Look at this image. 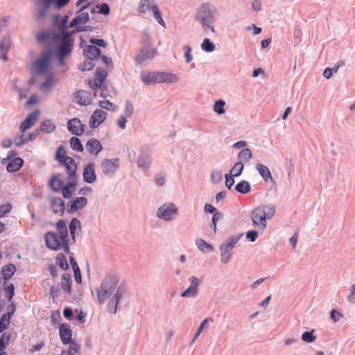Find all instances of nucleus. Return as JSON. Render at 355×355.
Instances as JSON below:
<instances>
[{
	"label": "nucleus",
	"instance_id": "obj_18",
	"mask_svg": "<svg viewBox=\"0 0 355 355\" xmlns=\"http://www.w3.org/2000/svg\"><path fill=\"white\" fill-rule=\"evenodd\" d=\"M46 245L48 248L57 251L61 248V243L57 234L53 232H48L44 236Z\"/></svg>",
	"mask_w": 355,
	"mask_h": 355
},
{
	"label": "nucleus",
	"instance_id": "obj_45",
	"mask_svg": "<svg viewBox=\"0 0 355 355\" xmlns=\"http://www.w3.org/2000/svg\"><path fill=\"white\" fill-rule=\"evenodd\" d=\"M201 49L207 53H211L215 50L216 46L209 38H205L201 44Z\"/></svg>",
	"mask_w": 355,
	"mask_h": 355
},
{
	"label": "nucleus",
	"instance_id": "obj_31",
	"mask_svg": "<svg viewBox=\"0 0 355 355\" xmlns=\"http://www.w3.org/2000/svg\"><path fill=\"white\" fill-rule=\"evenodd\" d=\"M41 9L37 12L38 19H42L45 16L51 5L53 3L54 0H37Z\"/></svg>",
	"mask_w": 355,
	"mask_h": 355
},
{
	"label": "nucleus",
	"instance_id": "obj_28",
	"mask_svg": "<svg viewBox=\"0 0 355 355\" xmlns=\"http://www.w3.org/2000/svg\"><path fill=\"white\" fill-rule=\"evenodd\" d=\"M24 160L21 157H15L11 159L7 164L6 170L8 173L18 171L23 166Z\"/></svg>",
	"mask_w": 355,
	"mask_h": 355
},
{
	"label": "nucleus",
	"instance_id": "obj_42",
	"mask_svg": "<svg viewBox=\"0 0 355 355\" xmlns=\"http://www.w3.org/2000/svg\"><path fill=\"white\" fill-rule=\"evenodd\" d=\"M257 207L261 208V212L265 215L266 219H270L275 214V207L272 205H266Z\"/></svg>",
	"mask_w": 355,
	"mask_h": 355
},
{
	"label": "nucleus",
	"instance_id": "obj_11",
	"mask_svg": "<svg viewBox=\"0 0 355 355\" xmlns=\"http://www.w3.org/2000/svg\"><path fill=\"white\" fill-rule=\"evenodd\" d=\"M156 50L148 46L141 48L139 52L135 57V64L139 65L147 60L153 59Z\"/></svg>",
	"mask_w": 355,
	"mask_h": 355
},
{
	"label": "nucleus",
	"instance_id": "obj_20",
	"mask_svg": "<svg viewBox=\"0 0 355 355\" xmlns=\"http://www.w3.org/2000/svg\"><path fill=\"white\" fill-rule=\"evenodd\" d=\"M159 71L146 72L142 71L141 73V78L146 85H155L160 83Z\"/></svg>",
	"mask_w": 355,
	"mask_h": 355
},
{
	"label": "nucleus",
	"instance_id": "obj_63",
	"mask_svg": "<svg viewBox=\"0 0 355 355\" xmlns=\"http://www.w3.org/2000/svg\"><path fill=\"white\" fill-rule=\"evenodd\" d=\"M12 209L10 204L2 205L0 206V218L3 217L6 214L9 213Z\"/></svg>",
	"mask_w": 355,
	"mask_h": 355
},
{
	"label": "nucleus",
	"instance_id": "obj_6",
	"mask_svg": "<svg viewBox=\"0 0 355 355\" xmlns=\"http://www.w3.org/2000/svg\"><path fill=\"white\" fill-rule=\"evenodd\" d=\"M157 216L165 221H171L178 214V209L173 202H166L157 210Z\"/></svg>",
	"mask_w": 355,
	"mask_h": 355
},
{
	"label": "nucleus",
	"instance_id": "obj_40",
	"mask_svg": "<svg viewBox=\"0 0 355 355\" xmlns=\"http://www.w3.org/2000/svg\"><path fill=\"white\" fill-rule=\"evenodd\" d=\"M251 186L249 182L241 180L235 186V190L241 194H246L250 191Z\"/></svg>",
	"mask_w": 355,
	"mask_h": 355
},
{
	"label": "nucleus",
	"instance_id": "obj_30",
	"mask_svg": "<svg viewBox=\"0 0 355 355\" xmlns=\"http://www.w3.org/2000/svg\"><path fill=\"white\" fill-rule=\"evenodd\" d=\"M61 287L67 294L71 293V275L69 273H64L61 277Z\"/></svg>",
	"mask_w": 355,
	"mask_h": 355
},
{
	"label": "nucleus",
	"instance_id": "obj_21",
	"mask_svg": "<svg viewBox=\"0 0 355 355\" xmlns=\"http://www.w3.org/2000/svg\"><path fill=\"white\" fill-rule=\"evenodd\" d=\"M39 115L37 110L33 112L28 114V116L20 124L19 130L21 132H24L28 129L31 128L36 122Z\"/></svg>",
	"mask_w": 355,
	"mask_h": 355
},
{
	"label": "nucleus",
	"instance_id": "obj_61",
	"mask_svg": "<svg viewBox=\"0 0 355 355\" xmlns=\"http://www.w3.org/2000/svg\"><path fill=\"white\" fill-rule=\"evenodd\" d=\"M99 106L103 109L114 110L116 106L108 100L99 101Z\"/></svg>",
	"mask_w": 355,
	"mask_h": 355
},
{
	"label": "nucleus",
	"instance_id": "obj_54",
	"mask_svg": "<svg viewBox=\"0 0 355 355\" xmlns=\"http://www.w3.org/2000/svg\"><path fill=\"white\" fill-rule=\"evenodd\" d=\"M89 85H90L91 88L94 90V96L97 95L98 90L100 88L103 87V88L107 89V85H105L104 83H100L99 81H98L96 79H94L93 80V82L89 81Z\"/></svg>",
	"mask_w": 355,
	"mask_h": 355
},
{
	"label": "nucleus",
	"instance_id": "obj_48",
	"mask_svg": "<svg viewBox=\"0 0 355 355\" xmlns=\"http://www.w3.org/2000/svg\"><path fill=\"white\" fill-rule=\"evenodd\" d=\"M223 179L222 172L218 169L213 170L211 172L210 175V180L212 184H218Z\"/></svg>",
	"mask_w": 355,
	"mask_h": 355
},
{
	"label": "nucleus",
	"instance_id": "obj_29",
	"mask_svg": "<svg viewBox=\"0 0 355 355\" xmlns=\"http://www.w3.org/2000/svg\"><path fill=\"white\" fill-rule=\"evenodd\" d=\"M16 270L17 268L13 263L7 264L2 268L1 275H3L4 284L14 275Z\"/></svg>",
	"mask_w": 355,
	"mask_h": 355
},
{
	"label": "nucleus",
	"instance_id": "obj_35",
	"mask_svg": "<svg viewBox=\"0 0 355 355\" xmlns=\"http://www.w3.org/2000/svg\"><path fill=\"white\" fill-rule=\"evenodd\" d=\"M56 129V125L50 119L43 121L40 126V130L44 133H51Z\"/></svg>",
	"mask_w": 355,
	"mask_h": 355
},
{
	"label": "nucleus",
	"instance_id": "obj_41",
	"mask_svg": "<svg viewBox=\"0 0 355 355\" xmlns=\"http://www.w3.org/2000/svg\"><path fill=\"white\" fill-rule=\"evenodd\" d=\"M86 8H87V6H83L78 15L71 22H87L89 17L88 12L85 11Z\"/></svg>",
	"mask_w": 355,
	"mask_h": 355
},
{
	"label": "nucleus",
	"instance_id": "obj_64",
	"mask_svg": "<svg viewBox=\"0 0 355 355\" xmlns=\"http://www.w3.org/2000/svg\"><path fill=\"white\" fill-rule=\"evenodd\" d=\"M347 301L352 304H355V284L350 287V293L347 296Z\"/></svg>",
	"mask_w": 355,
	"mask_h": 355
},
{
	"label": "nucleus",
	"instance_id": "obj_44",
	"mask_svg": "<svg viewBox=\"0 0 355 355\" xmlns=\"http://www.w3.org/2000/svg\"><path fill=\"white\" fill-rule=\"evenodd\" d=\"M70 146L71 149L77 152L82 153L84 150L83 146L79 138L76 137H72L70 140Z\"/></svg>",
	"mask_w": 355,
	"mask_h": 355
},
{
	"label": "nucleus",
	"instance_id": "obj_7",
	"mask_svg": "<svg viewBox=\"0 0 355 355\" xmlns=\"http://www.w3.org/2000/svg\"><path fill=\"white\" fill-rule=\"evenodd\" d=\"M152 162L151 149L147 145L141 146L137 160V167L143 171H147L150 168Z\"/></svg>",
	"mask_w": 355,
	"mask_h": 355
},
{
	"label": "nucleus",
	"instance_id": "obj_22",
	"mask_svg": "<svg viewBox=\"0 0 355 355\" xmlns=\"http://www.w3.org/2000/svg\"><path fill=\"white\" fill-rule=\"evenodd\" d=\"M51 207L55 214L62 216L64 213L65 205L64 200L60 197L52 198L51 200Z\"/></svg>",
	"mask_w": 355,
	"mask_h": 355
},
{
	"label": "nucleus",
	"instance_id": "obj_57",
	"mask_svg": "<svg viewBox=\"0 0 355 355\" xmlns=\"http://www.w3.org/2000/svg\"><path fill=\"white\" fill-rule=\"evenodd\" d=\"M4 291L6 293V298L9 302H11L14 295H15V286L13 284H10L9 285L4 287Z\"/></svg>",
	"mask_w": 355,
	"mask_h": 355
},
{
	"label": "nucleus",
	"instance_id": "obj_39",
	"mask_svg": "<svg viewBox=\"0 0 355 355\" xmlns=\"http://www.w3.org/2000/svg\"><path fill=\"white\" fill-rule=\"evenodd\" d=\"M159 78L160 83H176L178 80V78L177 75L171 73H166V72H160L159 71Z\"/></svg>",
	"mask_w": 355,
	"mask_h": 355
},
{
	"label": "nucleus",
	"instance_id": "obj_52",
	"mask_svg": "<svg viewBox=\"0 0 355 355\" xmlns=\"http://www.w3.org/2000/svg\"><path fill=\"white\" fill-rule=\"evenodd\" d=\"M67 152L65 150L64 146L63 145H60L56 150L55 159L60 163V161H63L64 159L68 158L69 157L66 155Z\"/></svg>",
	"mask_w": 355,
	"mask_h": 355
},
{
	"label": "nucleus",
	"instance_id": "obj_47",
	"mask_svg": "<svg viewBox=\"0 0 355 355\" xmlns=\"http://www.w3.org/2000/svg\"><path fill=\"white\" fill-rule=\"evenodd\" d=\"M225 102L219 99L215 101L214 105V111L218 115L223 114L225 112Z\"/></svg>",
	"mask_w": 355,
	"mask_h": 355
},
{
	"label": "nucleus",
	"instance_id": "obj_34",
	"mask_svg": "<svg viewBox=\"0 0 355 355\" xmlns=\"http://www.w3.org/2000/svg\"><path fill=\"white\" fill-rule=\"evenodd\" d=\"M256 168L266 182L272 180L271 173L266 166L262 164H258L256 165Z\"/></svg>",
	"mask_w": 355,
	"mask_h": 355
},
{
	"label": "nucleus",
	"instance_id": "obj_5",
	"mask_svg": "<svg viewBox=\"0 0 355 355\" xmlns=\"http://www.w3.org/2000/svg\"><path fill=\"white\" fill-rule=\"evenodd\" d=\"M62 175L61 173H57L52 176L49 180V186L54 192H62V194L64 198H71L73 195V191L67 187L66 185L64 186V181L62 180Z\"/></svg>",
	"mask_w": 355,
	"mask_h": 355
},
{
	"label": "nucleus",
	"instance_id": "obj_59",
	"mask_svg": "<svg viewBox=\"0 0 355 355\" xmlns=\"http://www.w3.org/2000/svg\"><path fill=\"white\" fill-rule=\"evenodd\" d=\"M183 49L184 50V58L187 63L191 62L193 60V56L191 55L192 49L189 45H184L183 46Z\"/></svg>",
	"mask_w": 355,
	"mask_h": 355
},
{
	"label": "nucleus",
	"instance_id": "obj_37",
	"mask_svg": "<svg viewBox=\"0 0 355 355\" xmlns=\"http://www.w3.org/2000/svg\"><path fill=\"white\" fill-rule=\"evenodd\" d=\"M70 234L73 242L76 241V231L77 229H81L80 221L77 218L71 219L69 225Z\"/></svg>",
	"mask_w": 355,
	"mask_h": 355
},
{
	"label": "nucleus",
	"instance_id": "obj_12",
	"mask_svg": "<svg viewBox=\"0 0 355 355\" xmlns=\"http://www.w3.org/2000/svg\"><path fill=\"white\" fill-rule=\"evenodd\" d=\"M51 55V51L49 50L35 61L38 74H43L46 71L49 65Z\"/></svg>",
	"mask_w": 355,
	"mask_h": 355
},
{
	"label": "nucleus",
	"instance_id": "obj_23",
	"mask_svg": "<svg viewBox=\"0 0 355 355\" xmlns=\"http://www.w3.org/2000/svg\"><path fill=\"white\" fill-rule=\"evenodd\" d=\"M40 130H36L28 135L27 137H24V135H17L14 138V144L16 146L19 147L24 144H27L30 141L35 140L39 135Z\"/></svg>",
	"mask_w": 355,
	"mask_h": 355
},
{
	"label": "nucleus",
	"instance_id": "obj_62",
	"mask_svg": "<svg viewBox=\"0 0 355 355\" xmlns=\"http://www.w3.org/2000/svg\"><path fill=\"white\" fill-rule=\"evenodd\" d=\"M69 347L67 352H69L70 353L76 354L77 353L80 349L79 345L76 342L75 340H71L70 343H69Z\"/></svg>",
	"mask_w": 355,
	"mask_h": 355
},
{
	"label": "nucleus",
	"instance_id": "obj_25",
	"mask_svg": "<svg viewBox=\"0 0 355 355\" xmlns=\"http://www.w3.org/2000/svg\"><path fill=\"white\" fill-rule=\"evenodd\" d=\"M201 29L204 34L212 38L218 36L223 32L221 28L216 27L214 24H202Z\"/></svg>",
	"mask_w": 355,
	"mask_h": 355
},
{
	"label": "nucleus",
	"instance_id": "obj_8",
	"mask_svg": "<svg viewBox=\"0 0 355 355\" xmlns=\"http://www.w3.org/2000/svg\"><path fill=\"white\" fill-rule=\"evenodd\" d=\"M119 168V159H105L101 162V168L105 175L112 177Z\"/></svg>",
	"mask_w": 355,
	"mask_h": 355
},
{
	"label": "nucleus",
	"instance_id": "obj_24",
	"mask_svg": "<svg viewBox=\"0 0 355 355\" xmlns=\"http://www.w3.org/2000/svg\"><path fill=\"white\" fill-rule=\"evenodd\" d=\"M85 147L91 155H97L103 150L100 141L94 138L89 139L86 143Z\"/></svg>",
	"mask_w": 355,
	"mask_h": 355
},
{
	"label": "nucleus",
	"instance_id": "obj_9",
	"mask_svg": "<svg viewBox=\"0 0 355 355\" xmlns=\"http://www.w3.org/2000/svg\"><path fill=\"white\" fill-rule=\"evenodd\" d=\"M189 282L191 283L190 286L180 295L182 297H196L198 294L199 286L202 281L196 276H191L189 278Z\"/></svg>",
	"mask_w": 355,
	"mask_h": 355
},
{
	"label": "nucleus",
	"instance_id": "obj_1",
	"mask_svg": "<svg viewBox=\"0 0 355 355\" xmlns=\"http://www.w3.org/2000/svg\"><path fill=\"white\" fill-rule=\"evenodd\" d=\"M118 277L107 275L102 281L101 287L97 290V299L100 304L109 300L107 311L109 313L115 314L120 300L125 291V287L119 285Z\"/></svg>",
	"mask_w": 355,
	"mask_h": 355
},
{
	"label": "nucleus",
	"instance_id": "obj_55",
	"mask_svg": "<svg viewBox=\"0 0 355 355\" xmlns=\"http://www.w3.org/2000/svg\"><path fill=\"white\" fill-rule=\"evenodd\" d=\"M222 218H223V214L220 211L214 213V214L212 216L211 223L210 224V226L211 228H213V230L215 233H216V231H217L216 223Z\"/></svg>",
	"mask_w": 355,
	"mask_h": 355
},
{
	"label": "nucleus",
	"instance_id": "obj_19",
	"mask_svg": "<svg viewBox=\"0 0 355 355\" xmlns=\"http://www.w3.org/2000/svg\"><path fill=\"white\" fill-rule=\"evenodd\" d=\"M60 340L64 345H68L72 340V331L68 323H62L59 327Z\"/></svg>",
	"mask_w": 355,
	"mask_h": 355
},
{
	"label": "nucleus",
	"instance_id": "obj_2",
	"mask_svg": "<svg viewBox=\"0 0 355 355\" xmlns=\"http://www.w3.org/2000/svg\"><path fill=\"white\" fill-rule=\"evenodd\" d=\"M58 28L60 32L56 33L53 30H44L37 33L36 40L40 44L49 43L55 46L60 44L69 42L74 39L73 35L83 31H87L89 26H78L80 24H53Z\"/></svg>",
	"mask_w": 355,
	"mask_h": 355
},
{
	"label": "nucleus",
	"instance_id": "obj_4",
	"mask_svg": "<svg viewBox=\"0 0 355 355\" xmlns=\"http://www.w3.org/2000/svg\"><path fill=\"white\" fill-rule=\"evenodd\" d=\"M73 43L74 40L69 42L60 44L59 45L54 46V49L51 51V54L56 56L60 66H64L65 64V59L71 54L73 48Z\"/></svg>",
	"mask_w": 355,
	"mask_h": 355
},
{
	"label": "nucleus",
	"instance_id": "obj_17",
	"mask_svg": "<svg viewBox=\"0 0 355 355\" xmlns=\"http://www.w3.org/2000/svg\"><path fill=\"white\" fill-rule=\"evenodd\" d=\"M106 112L101 109H96L91 115L89 119V126L91 128H96L106 119Z\"/></svg>",
	"mask_w": 355,
	"mask_h": 355
},
{
	"label": "nucleus",
	"instance_id": "obj_16",
	"mask_svg": "<svg viewBox=\"0 0 355 355\" xmlns=\"http://www.w3.org/2000/svg\"><path fill=\"white\" fill-rule=\"evenodd\" d=\"M83 181L88 184H92L96 180L94 162H89L85 165L83 173Z\"/></svg>",
	"mask_w": 355,
	"mask_h": 355
},
{
	"label": "nucleus",
	"instance_id": "obj_10",
	"mask_svg": "<svg viewBox=\"0 0 355 355\" xmlns=\"http://www.w3.org/2000/svg\"><path fill=\"white\" fill-rule=\"evenodd\" d=\"M251 219L253 225L259 230H263L266 227V218L264 214L261 212V208H254L251 214Z\"/></svg>",
	"mask_w": 355,
	"mask_h": 355
},
{
	"label": "nucleus",
	"instance_id": "obj_53",
	"mask_svg": "<svg viewBox=\"0 0 355 355\" xmlns=\"http://www.w3.org/2000/svg\"><path fill=\"white\" fill-rule=\"evenodd\" d=\"M302 340L306 343H313L316 340V336L313 335V330L304 331L301 337Z\"/></svg>",
	"mask_w": 355,
	"mask_h": 355
},
{
	"label": "nucleus",
	"instance_id": "obj_13",
	"mask_svg": "<svg viewBox=\"0 0 355 355\" xmlns=\"http://www.w3.org/2000/svg\"><path fill=\"white\" fill-rule=\"evenodd\" d=\"M60 164L65 167L67 179H73L77 176V164L72 157H68L63 161L60 160Z\"/></svg>",
	"mask_w": 355,
	"mask_h": 355
},
{
	"label": "nucleus",
	"instance_id": "obj_49",
	"mask_svg": "<svg viewBox=\"0 0 355 355\" xmlns=\"http://www.w3.org/2000/svg\"><path fill=\"white\" fill-rule=\"evenodd\" d=\"M244 166L242 162H237L235 163L232 168L230 171L229 173H232L234 177H239L241 175L243 171Z\"/></svg>",
	"mask_w": 355,
	"mask_h": 355
},
{
	"label": "nucleus",
	"instance_id": "obj_58",
	"mask_svg": "<svg viewBox=\"0 0 355 355\" xmlns=\"http://www.w3.org/2000/svg\"><path fill=\"white\" fill-rule=\"evenodd\" d=\"M134 110V107L130 101H125V106L124 109V116L126 118L130 117Z\"/></svg>",
	"mask_w": 355,
	"mask_h": 355
},
{
	"label": "nucleus",
	"instance_id": "obj_14",
	"mask_svg": "<svg viewBox=\"0 0 355 355\" xmlns=\"http://www.w3.org/2000/svg\"><path fill=\"white\" fill-rule=\"evenodd\" d=\"M87 199L84 196L76 197L67 203V212L73 214L79 209H82L87 205Z\"/></svg>",
	"mask_w": 355,
	"mask_h": 355
},
{
	"label": "nucleus",
	"instance_id": "obj_60",
	"mask_svg": "<svg viewBox=\"0 0 355 355\" xmlns=\"http://www.w3.org/2000/svg\"><path fill=\"white\" fill-rule=\"evenodd\" d=\"M234 177V176L232 175V173H226L225 175V186L229 190L232 189V186L234 184V180L233 178Z\"/></svg>",
	"mask_w": 355,
	"mask_h": 355
},
{
	"label": "nucleus",
	"instance_id": "obj_33",
	"mask_svg": "<svg viewBox=\"0 0 355 355\" xmlns=\"http://www.w3.org/2000/svg\"><path fill=\"white\" fill-rule=\"evenodd\" d=\"M101 51L99 48L94 45H87L83 50L85 57H89L91 55L94 59H96L101 56Z\"/></svg>",
	"mask_w": 355,
	"mask_h": 355
},
{
	"label": "nucleus",
	"instance_id": "obj_3",
	"mask_svg": "<svg viewBox=\"0 0 355 355\" xmlns=\"http://www.w3.org/2000/svg\"><path fill=\"white\" fill-rule=\"evenodd\" d=\"M241 236L242 234L239 236H231L227 239L226 242L220 244L219 249L221 257L220 261L223 263L226 264L230 261L232 255V251Z\"/></svg>",
	"mask_w": 355,
	"mask_h": 355
},
{
	"label": "nucleus",
	"instance_id": "obj_15",
	"mask_svg": "<svg viewBox=\"0 0 355 355\" xmlns=\"http://www.w3.org/2000/svg\"><path fill=\"white\" fill-rule=\"evenodd\" d=\"M67 128L73 135L80 136L85 130V125L78 118L69 119L67 122Z\"/></svg>",
	"mask_w": 355,
	"mask_h": 355
},
{
	"label": "nucleus",
	"instance_id": "obj_56",
	"mask_svg": "<svg viewBox=\"0 0 355 355\" xmlns=\"http://www.w3.org/2000/svg\"><path fill=\"white\" fill-rule=\"evenodd\" d=\"M153 0H141L138 10L140 12H145L147 10L151 9L150 3Z\"/></svg>",
	"mask_w": 355,
	"mask_h": 355
},
{
	"label": "nucleus",
	"instance_id": "obj_26",
	"mask_svg": "<svg viewBox=\"0 0 355 355\" xmlns=\"http://www.w3.org/2000/svg\"><path fill=\"white\" fill-rule=\"evenodd\" d=\"M211 18V11L208 6L203 4L198 10L196 19L201 22H208Z\"/></svg>",
	"mask_w": 355,
	"mask_h": 355
},
{
	"label": "nucleus",
	"instance_id": "obj_32",
	"mask_svg": "<svg viewBox=\"0 0 355 355\" xmlns=\"http://www.w3.org/2000/svg\"><path fill=\"white\" fill-rule=\"evenodd\" d=\"M76 98L78 100V103L80 105H87L92 102L90 94L84 90L78 91L76 94Z\"/></svg>",
	"mask_w": 355,
	"mask_h": 355
},
{
	"label": "nucleus",
	"instance_id": "obj_38",
	"mask_svg": "<svg viewBox=\"0 0 355 355\" xmlns=\"http://www.w3.org/2000/svg\"><path fill=\"white\" fill-rule=\"evenodd\" d=\"M196 245L202 252H212L214 250V246L208 243H207L202 239H196Z\"/></svg>",
	"mask_w": 355,
	"mask_h": 355
},
{
	"label": "nucleus",
	"instance_id": "obj_43",
	"mask_svg": "<svg viewBox=\"0 0 355 355\" xmlns=\"http://www.w3.org/2000/svg\"><path fill=\"white\" fill-rule=\"evenodd\" d=\"M56 264L62 270H68L69 266L67 260L65 255L60 252L57 254L55 257Z\"/></svg>",
	"mask_w": 355,
	"mask_h": 355
},
{
	"label": "nucleus",
	"instance_id": "obj_27",
	"mask_svg": "<svg viewBox=\"0 0 355 355\" xmlns=\"http://www.w3.org/2000/svg\"><path fill=\"white\" fill-rule=\"evenodd\" d=\"M11 42L10 37L5 36L0 43V59L3 61L8 60V52L10 50Z\"/></svg>",
	"mask_w": 355,
	"mask_h": 355
},
{
	"label": "nucleus",
	"instance_id": "obj_51",
	"mask_svg": "<svg viewBox=\"0 0 355 355\" xmlns=\"http://www.w3.org/2000/svg\"><path fill=\"white\" fill-rule=\"evenodd\" d=\"M107 76V71L102 68H97L95 72V79L99 81L100 83H104Z\"/></svg>",
	"mask_w": 355,
	"mask_h": 355
},
{
	"label": "nucleus",
	"instance_id": "obj_36",
	"mask_svg": "<svg viewBox=\"0 0 355 355\" xmlns=\"http://www.w3.org/2000/svg\"><path fill=\"white\" fill-rule=\"evenodd\" d=\"M94 67V59L92 57H86L83 63L78 64V69L82 71H90Z\"/></svg>",
	"mask_w": 355,
	"mask_h": 355
},
{
	"label": "nucleus",
	"instance_id": "obj_50",
	"mask_svg": "<svg viewBox=\"0 0 355 355\" xmlns=\"http://www.w3.org/2000/svg\"><path fill=\"white\" fill-rule=\"evenodd\" d=\"M11 334L4 332L0 338V351H4L11 339Z\"/></svg>",
	"mask_w": 355,
	"mask_h": 355
},
{
	"label": "nucleus",
	"instance_id": "obj_46",
	"mask_svg": "<svg viewBox=\"0 0 355 355\" xmlns=\"http://www.w3.org/2000/svg\"><path fill=\"white\" fill-rule=\"evenodd\" d=\"M252 150L248 148H245L242 149L238 154V159L240 162L242 161H249L250 159L252 158Z\"/></svg>",
	"mask_w": 355,
	"mask_h": 355
}]
</instances>
